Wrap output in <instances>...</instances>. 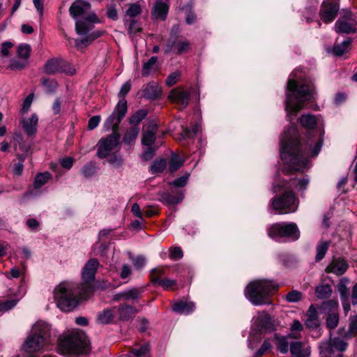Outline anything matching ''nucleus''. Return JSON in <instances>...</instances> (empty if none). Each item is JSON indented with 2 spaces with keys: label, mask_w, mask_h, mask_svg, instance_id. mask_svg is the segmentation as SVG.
<instances>
[{
  "label": "nucleus",
  "mask_w": 357,
  "mask_h": 357,
  "mask_svg": "<svg viewBox=\"0 0 357 357\" xmlns=\"http://www.w3.org/2000/svg\"><path fill=\"white\" fill-rule=\"evenodd\" d=\"M280 143V155L285 165L283 169L285 174L303 170L307 167L308 158L317 155L321 147L320 142H317L313 148L311 144H302L294 126L284 132Z\"/></svg>",
  "instance_id": "nucleus-1"
},
{
  "label": "nucleus",
  "mask_w": 357,
  "mask_h": 357,
  "mask_svg": "<svg viewBox=\"0 0 357 357\" xmlns=\"http://www.w3.org/2000/svg\"><path fill=\"white\" fill-rule=\"evenodd\" d=\"M315 86L310 81L304 80L301 82L289 79L287 83L286 93L285 109L289 121L291 116H296L299 111L303 108V104L314 98Z\"/></svg>",
  "instance_id": "nucleus-2"
},
{
  "label": "nucleus",
  "mask_w": 357,
  "mask_h": 357,
  "mask_svg": "<svg viewBox=\"0 0 357 357\" xmlns=\"http://www.w3.org/2000/svg\"><path fill=\"white\" fill-rule=\"evenodd\" d=\"M89 340L86 334L80 331H73L71 333L61 337L59 341V350L65 355H78L89 351Z\"/></svg>",
  "instance_id": "nucleus-3"
},
{
  "label": "nucleus",
  "mask_w": 357,
  "mask_h": 357,
  "mask_svg": "<svg viewBox=\"0 0 357 357\" xmlns=\"http://www.w3.org/2000/svg\"><path fill=\"white\" fill-rule=\"evenodd\" d=\"M275 289L276 287L269 280H256L248 284L245 295L254 305H271L270 293Z\"/></svg>",
  "instance_id": "nucleus-4"
},
{
  "label": "nucleus",
  "mask_w": 357,
  "mask_h": 357,
  "mask_svg": "<svg viewBox=\"0 0 357 357\" xmlns=\"http://www.w3.org/2000/svg\"><path fill=\"white\" fill-rule=\"evenodd\" d=\"M50 326L43 321H37L32 327L30 335L22 345V349L27 353L40 351L49 344Z\"/></svg>",
  "instance_id": "nucleus-5"
},
{
  "label": "nucleus",
  "mask_w": 357,
  "mask_h": 357,
  "mask_svg": "<svg viewBox=\"0 0 357 357\" xmlns=\"http://www.w3.org/2000/svg\"><path fill=\"white\" fill-rule=\"evenodd\" d=\"M100 20L94 13H91L87 16L77 20L75 23V30L79 35H86V36L80 40H75V45L78 48L86 47L95 39L100 37L103 33L102 31H96L91 33L89 31L93 28L95 23H99Z\"/></svg>",
  "instance_id": "nucleus-6"
},
{
  "label": "nucleus",
  "mask_w": 357,
  "mask_h": 357,
  "mask_svg": "<svg viewBox=\"0 0 357 357\" xmlns=\"http://www.w3.org/2000/svg\"><path fill=\"white\" fill-rule=\"evenodd\" d=\"M54 300L57 307L63 312L73 310L78 304L73 284L61 282L54 289Z\"/></svg>",
  "instance_id": "nucleus-7"
},
{
  "label": "nucleus",
  "mask_w": 357,
  "mask_h": 357,
  "mask_svg": "<svg viewBox=\"0 0 357 357\" xmlns=\"http://www.w3.org/2000/svg\"><path fill=\"white\" fill-rule=\"evenodd\" d=\"M299 201L294 192L287 191L282 195L276 196L271 200V206L278 214H287L295 212Z\"/></svg>",
  "instance_id": "nucleus-8"
},
{
  "label": "nucleus",
  "mask_w": 357,
  "mask_h": 357,
  "mask_svg": "<svg viewBox=\"0 0 357 357\" xmlns=\"http://www.w3.org/2000/svg\"><path fill=\"white\" fill-rule=\"evenodd\" d=\"M268 235L273 239L286 238L295 241L300 237V231L294 222H278L270 226Z\"/></svg>",
  "instance_id": "nucleus-9"
},
{
  "label": "nucleus",
  "mask_w": 357,
  "mask_h": 357,
  "mask_svg": "<svg viewBox=\"0 0 357 357\" xmlns=\"http://www.w3.org/2000/svg\"><path fill=\"white\" fill-rule=\"evenodd\" d=\"M98 266L99 262L96 259L89 260L84 265L82 270L83 282L81 284V290L79 291L81 294L87 295L92 291V282L95 279V275Z\"/></svg>",
  "instance_id": "nucleus-10"
},
{
  "label": "nucleus",
  "mask_w": 357,
  "mask_h": 357,
  "mask_svg": "<svg viewBox=\"0 0 357 357\" xmlns=\"http://www.w3.org/2000/svg\"><path fill=\"white\" fill-rule=\"evenodd\" d=\"M43 70L47 75L60 73L73 75L75 73V70L61 58H52L47 60L44 64Z\"/></svg>",
  "instance_id": "nucleus-11"
},
{
  "label": "nucleus",
  "mask_w": 357,
  "mask_h": 357,
  "mask_svg": "<svg viewBox=\"0 0 357 357\" xmlns=\"http://www.w3.org/2000/svg\"><path fill=\"white\" fill-rule=\"evenodd\" d=\"M120 135L112 133L105 138H102L98 143L97 156L100 158L107 157L111 151L119 145Z\"/></svg>",
  "instance_id": "nucleus-12"
},
{
  "label": "nucleus",
  "mask_w": 357,
  "mask_h": 357,
  "mask_svg": "<svg viewBox=\"0 0 357 357\" xmlns=\"http://www.w3.org/2000/svg\"><path fill=\"white\" fill-rule=\"evenodd\" d=\"M339 9L340 5L336 1H323L319 12L321 20L325 23L333 22L336 17Z\"/></svg>",
  "instance_id": "nucleus-13"
},
{
  "label": "nucleus",
  "mask_w": 357,
  "mask_h": 357,
  "mask_svg": "<svg viewBox=\"0 0 357 357\" xmlns=\"http://www.w3.org/2000/svg\"><path fill=\"white\" fill-rule=\"evenodd\" d=\"M190 96L189 92L181 88L173 89L169 94V98L177 105L179 109H185L188 106Z\"/></svg>",
  "instance_id": "nucleus-14"
},
{
  "label": "nucleus",
  "mask_w": 357,
  "mask_h": 357,
  "mask_svg": "<svg viewBox=\"0 0 357 357\" xmlns=\"http://www.w3.org/2000/svg\"><path fill=\"white\" fill-rule=\"evenodd\" d=\"M163 275V270L160 268H154L151 273V282L157 283L165 290H171L176 285L177 282L175 280L169 278L162 279L160 277Z\"/></svg>",
  "instance_id": "nucleus-15"
},
{
  "label": "nucleus",
  "mask_w": 357,
  "mask_h": 357,
  "mask_svg": "<svg viewBox=\"0 0 357 357\" xmlns=\"http://www.w3.org/2000/svg\"><path fill=\"white\" fill-rule=\"evenodd\" d=\"M183 199V192L177 189H174L172 190L170 192H160L159 200L166 204H177L180 203Z\"/></svg>",
  "instance_id": "nucleus-16"
},
{
  "label": "nucleus",
  "mask_w": 357,
  "mask_h": 357,
  "mask_svg": "<svg viewBox=\"0 0 357 357\" xmlns=\"http://www.w3.org/2000/svg\"><path fill=\"white\" fill-rule=\"evenodd\" d=\"M90 8L91 5L89 3L82 0H77L70 6L69 12L70 15L75 19L77 17H85L84 14Z\"/></svg>",
  "instance_id": "nucleus-17"
},
{
  "label": "nucleus",
  "mask_w": 357,
  "mask_h": 357,
  "mask_svg": "<svg viewBox=\"0 0 357 357\" xmlns=\"http://www.w3.org/2000/svg\"><path fill=\"white\" fill-rule=\"evenodd\" d=\"M305 326L311 330H315L320 326V320L318 316V312L313 305H311L307 312L305 321Z\"/></svg>",
  "instance_id": "nucleus-18"
},
{
  "label": "nucleus",
  "mask_w": 357,
  "mask_h": 357,
  "mask_svg": "<svg viewBox=\"0 0 357 357\" xmlns=\"http://www.w3.org/2000/svg\"><path fill=\"white\" fill-rule=\"evenodd\" d=\"M290 352L291 357H310V347L301 342L290 343Z\"/></svg>",
  "instance_id": "nucleus-19"
},
{
  "label": "nucleus",
  "mask_w": 357,
  "mask_h": 357,
  "mask_svg": "<svg viewBox=\"0 0 357 357\" xmlns=\"http://www.w3.org/2000/svg\"><path fill=\"white\" fill-rule=\"evenodd\" d=\"M116 311V317L119 320L126 321L132 319L137 313L136 309L128 305H121L118 307H114Z\"/></svg>",
  "instance_id": "nucleus-20"
},
{
  "label": "nucleus",
  "mask_w": 357,
  "mask_h": 357,
  "mask_svg": "<svg viewBox=\"0 0 357 357\" xmlns=\"http://www.w3.org/2000/svg\"><path fill=\"white\" fill-rule=\"evenodd\" d=\"M356 26V21H347V19H338L335 24V30L339 33H351L355 32Z\"/></svg>",
  "instance_id": "nucleus-21"
},
{
  "label": "nucleus",
  "mask_w": 357,
  "mask_h": 357,
  "mask_svg": "<svg viewBox=\"0 0 357 357\" xmlns=\"http://www.w3.org/2000/svg\"><path fill=\"white\" fill-rule=\"evenodd\" d=\"M161 91L155 82H149L138 93L141 97L146 99H155L160 96Z\"/></svg>",
  "instance_id": "nucleus-22"
},
{
  "label": "nucleus",
  "mask_w": 357,
  "mask_h": 357,
  "mask_svg": "<svg viewBox=\"0 0 357 357\" xmlns=\"http://www.w3.org/2000/svg\"><path fill=\"white\" fill-rule=\"evenodd\" d=\"M157 129L158 126L154 122H151L146 126V129L143 132L142 139L144 145L150 146L154 143Z\"/></svg>",
  "instance_id": "nucleus-23"
},
{
  "label": "nucleus",
  "mask_w": 357,
  "mask_h": 357,
  "mask_svg": "<svg viewBox=\"0 0 357 357\" xmlns=\"http://www.w3.org/2000/svg\"><path fill=\"white\" fill-rule=\"evenodd\" d=\"M38 121V119L36 114H33L29 119H24L21 121V124L28 135L31 136L36 134Z\"/></svg>",
  "instance_id": "nucleus-24"
},
{
  "label": "nucleus",
  "mask_w": 357,
  "mask_h": 357,
  "mask_svg": "<svg viewBox=\"0 0 357 357\" xmlns=\"http://www.w3.org/2000/svg\"><path fill=\"white\" fill-rule=\"evenodd\" d=\"M257 322L261 329L273 331L274 330L273 319L266 312L262 311L258 313Z\"/></svg>",
  "instance_id": "nucleus-25"
},
{
  "label": "nucleus",
  "mask_w": 357,
  "mask_h": 357,
  "mask_svg": "<svg viewBox=\"0 0 357 357\" xmlns=\"http://www.w3.org/2000/svg\"><path fill=\"white\" fill-rule=\"evenodd\" d=\"M348 268L347 261L343 259H336L333 261L331 265L327 268V271L333 273L337 275H341L345 273Z\"/></svg>",
  "instance_id": "nucleus-26"
},
{
  "label": "nucleus",
  "mask_w": 357,
  "mask_h": 357,
  "mask_svg": "<svg viewBox=\"0 0 357 357\" xmlns=\"http://www.w3.org/2000/svg\"><path fill=\"white\" fill-rule=\"evenodd\" d=\"M298 337V335L293 333H290L287 336L278 337L277 349L282 354H287L289 351V347H290V343L292 342H289V340L290 338L296 339Z\"/></svg>",
  "instance_id": "nucleus-27"
},
{
  "label": "nucleus",
  "mask_w": 357,
  "mask_h": 357,
  "mask_svg": "<svg viewBox=\"0 0 357 357\" xmlns=\"http://www.w3.org/2000/svg\"><path fill=\"white\" fill-rule=\"evenodd\" d=\"M195 310V305L192 302L179 301L172 306V310L178 314H188Z\"/></svg>",
  "instance_id": "nucleus-28"
},
{
  "label": "nucleus",
  "mask_w": 357,
  "mask_h": 357,
  "mask_svg": "<svg viewBox=\"0 0 357 357\" xmlns=\"http://www.w3.org/2000/svg\"><path fill=\"white\" fill-rule=\"evenodd\" d=\"M168 12V6L161 0H155L153 7V15L157 18L164 20Z\"/></svg>",
  "instance_id": "nucleus-29"
},
{
  "label": "nucleus",
  "mask_w": 357,
  "mask_h": 357,
  "mask_svg": "<svg viewBox=\"0 0 357 357\" xmlns=\"http://www.w3.org/2000/svg\"><path fill=\"white\" fill-rule=\"evenodd\" d=\"M116 317V311L112 308H107L99 313L98 320L100 323L107 324L111 323Z\"/></svg>",
  "instance_id": "nucleus-30"
},
{
  "label": "nucleus",
  "mask_w": 357,
  "mask_h": 357,
  "mask_svg": "<svg viewBox=\"0 0 357 357\" xmlns=\"http://www.w3.org/2000/svg\"><path fill=\"white\" fill-rule=\"evenodd\" d=\"M142 291L139 289L133 288L127 291H124L116 295V300H136L139 298Z\"/></svg>",
  "instance_id": "nucleus-31"
},
{
  "label": "nucleus",
  "mask_w": 357,
  "mask_h": 357,
  "mask_svg": "<svg viewBox=\"0 0 357 357\" xmlns=\"http://www.w3.org/2000/svg\"><path fill=\"white\" fill-rule=\"evenodd\" d=\"M128 111L127 101L125 98H121L115 107L114 113L117 115L119 120L117 122H121L124 118Z\"/></svg>",
  "instance_id": "nucleus-32"
},
{
  "label": "nucleus",
  "mask_w": 357,
  "mask_h": 357,
  "mask_svg": "<svg viewBox=\"0 0 357 357\" xmlns=\"http://www.w3.org/2000/svg\"><path fill=\"white\" fill-rule=\"evenodd\" d=\"M139 132L138 126H132L128 128L123 138V142L127 144H132L135 142Z\"/></svg>",
  "instance_id": "nucleus-33"
},
{
  "label": "nucleus",
  "mask_w": 357,
  "mask_h": 357,
  "mask_svg": "<svg viewBox=\"0 0 357 357\" xmlns=\"http://www.w3.org/2000/svg\"><path fill=\"white\" fill-rule=\"evenodd\" d=\"M351 43V40L348 38L340 44L335 45L333 50L334 54L336 56H342L344 53L349 52Z\"/></svg>",
  "instance_id": "nucleus-34"
},
{
  "label": "nucleus",
  "mask_w": 357,
  "mask_h": 357,
  "mask_svg": "<svg viewBox=\"0 0 357 357\" xmlns=\"http://www.w3.org/2000/svg\"><path fill=\"white\" fill-rule=\"evenodd\" d=\"M332 294V289L328 284L319 285L316 287L315 294L319 299L328 298Z\"/></svg>",
  "instance_id": "nucleus-35"
},
{
  "label": "nucleus",
  "mask_w": 357,
  "mask_h": 357,
  "mask_svg": "<svg viewBox=\"0 0 357 357\" xmlns=\"http://www.w3.org/2000/svg\"><path fill=\"white\" fill-rule=\"evenodd\" d=\"M41 85L45 87V91L47 93H53L56 91L58 83L54 79L43 77L40 80Z\"/></svg>",
  "instance_id": "nucleus-36"
},
{
  "label": "nucleus",
  "mask_w": 357,
  "mask_h": 357,
  "mask_svg": "<svg viewBox=\"0 0 357 357\" xmlns=\"http://www.w3.org/2000/svg\"><path fill=\"white\" fill-rule=\"evenodd\" d=\"M119 117L115 113H112L105 121V126L107 129H112L113 133H117L119 126L121 122H117Z\"/></svg>",
  "instance_id": "nucleus-37"
},
{
  "label": "nucleus",
  "mask_w": 357,
  "mask_h": 357,
  "mask_svg": "<svg viewBox=\"0 0 357 357\" xmlns=\"http://www.w3.org/2000/svg\"><path fill=\"white\" fill-rule=\"evenodd\" d=\"M96 172V163L90 161L86 163L80 169V173L85 178H89L93 176Z\"/></svg>",
  "instance_id": "nucleus-38"
},
{
  "label": "nucleus",
  "mask_w": 357,
  "mask_h": 357,
  "mask_svg": "<svg viewBox=\"0 0 357 357\" xmlns=\"http://www.w3.org/2000/svg\"><path fill=\"white\" fill-rule=\"evenodd\" d=\"M300 122L304 128L312 129L315 127L317 119L316 117L312 114H305L301 116Z\"/></svg>",
  "instance_id": "nucleus-39"
},
{
  "label": "nucleus",
  "mask_w": 357,
  "mask_h": 357,
  "mask_svg": "<svg viewBox=\"0 0 357 357\" xmlns=\"http://www.w3.org/2000/svg\"><path fill=\"white\" fill-rule=\"evenodd\" d=\"M329 245V241L319 242L317 246V255L315 257L317 261L321 260L324 257L327 250H328Z\"/></svg>",
  "instance_id": "nucleus-40"
},
{
  "label": "nucleus",
  "mask_w": 357,
  "mask_h": 357,
  "mask_svg": "<svg viewBox=\"0 0 357 357\" xmlns=\"http://www.w3.org/2000/svg\"><path fill=\"white\" fill-rule=\"evenodd\" d=\"M147 112L144 109H140L133 114L129 119V123L132 126H138L140 122L146 118Z\"/></svg>",
  "instance_id": "nucleus-41"
},
{
  "label": "nucleus",
  "mask_w": 357,
  "mask_h": 357,
  "mask_svg": "<svg viewBox=\"0 0 357 357\" xmlns=\"http://www.w3.org/2000/svg\"><path fill=\"white\" fill-rule=\"evenodd\" d=\"M31 53V47L28 44H21L17 47V55L18 59L28 61Z\"/></svg>",
  "instance_id": "nucleus-42"
},
{
  "label": "nucleus",
  "mask_w": 357,
  "mask_h": 357,
  "mask_svg": "<svg viewBox=\"0 0 357 357\" xmlns=\"http://www.w3.org/2000/svg\"><path fill=\"white\" fill-rule=\"evenodd\" d=\"M158 61V58L156 56H152L149 59V60L145 62L143 65L142 70V75L144 77L148 76L151 72L153 70L156 63Z\"/></svg>",
  "instance_id": "nucleus-43"
},
{
  "label": "nucleus",
  "mask_w": 357,
  "mask_h": 357,
  "mask_svg": "<svg viewBox=\"0 0 357 357\" xmlns=\"http://www.w3.org/2000/svg\"><path fill=\"white\" fill-rule=\"evenodd\" d=\"M326 342H327V341ZM328 343L330 344L331 347V354H332L333 349L340 351H344L347 349L348 346L347 342L339 337H335L331 340V342H328Z\"/></svg>",
  "instance_id": "nucleus-44"
},
{
  "label": "nucleus",
  "mask_w": 357,
  "mask_h": 357,
  "mask_svg": "<svg viewBox=\"0 0 357 357\" xmlns=\"http://www.w3.org/2000/svg\"><path fill=\"white\" fill-rule=\"evenodd\" d=\"M199 130L200 126L199 124L195 125L191 130L187 128H183V131L181 133V139H192L199 132Z\"/></svg>",
  "instance_id": "nucleus-45"
},
{
  "label": "nucleus",
  "mask_w": 357,
  "mask_h": 357,
  "mask_svg": "<svg viewBox=\"0 0 357 357\" xmlns=\"http://www.w3.org/2000/svg\"><path fill=\"white\" fill-rule=\"evenodd\" d=\"M51 178L50 173L44 172L38 174L34 181L33 186L35 188H40L45 185Z\"/></svg>",
  "instance_id": "nucleus-46"
},
{
  "label": "nucleus",
  "mask_w": 357,
  "mask_h": 357,
  "mask_svg": "<svg viewBox=\"0 0 357 357\" xmlns=\"http://www.w3.org/2000/svg\"><path fill=\"white\" fill-rule=\"evenodd\" d=\"M355 334H357V315L349 317V330L345 334V337L351 338Z\"/></svg>",
  "instance_id": "nucleus-47"
},
{
  "label": "nucleus",
  "mask_w": 357,
  "mask_h": 357,
  "mask_svg": "<svg viewBox=\"0 0 357 357\" xmlns=\"http://www.w3.org/2000/svg\"><path fill=\"white\" fill-rule=\"evenodd\" d=\"M167 163L164 159L154 161L150 167V170L153 174L162 172L166 167Z\"/></svg>",
  "instance_id": "nucleus-48"
},
{
  "label": "nucleus",
  "mask_w": 357,
  "mask_h": 357,
  "mask_svg": "<svg viewBox=\"0 0 357 357\" xmlns=\"http://www.w3.org/2000/svg\"><path fill=\"white\" fill-rule=\"evenodd\" d=\"M28 65V61L22 59H11L9 63V68L13 70L24 69Z\"/></svg>",
  "instance_id": "nucleus-49"
},
{
  "label": "nucleus",
  "mask_w": 357,
  "mask_h": 357,
  "mask_svg": "<svg viewBox=\"0 0 357 357\" xmlns=\"http://www.w3.org/2000/svg\"><path fill=\"white\" fill-rule=\"evenodd\" d=\"M183 163V160L179 157L178 155H174L171 158L170 162H169V171L171 172L176 171L178 169H179Z\"/></svg>",
  "instance_id": "nucleus-50"
},
{
  "label": "nucleus",
  "mask_w": 357,
  "mask_h": 357,
  "mask_svg": "<svg viewBox=\"0 0 357 357\" xmlns=\"http://www.w3.org/2000/svg\"><path fill=\"white\" fill-rule=\"evenodd\" d=\"M309 181V178L307 177L299 180L292 179L291 185H294L298 191H303L307 188Z\"/></svg>",
  "instance_id": "nucleus-51"
},
{
  "label": "nucleus",
  "mask_w": 357,
  "mask_h": 357,
  "mask_svg": "<svg viewBox=\"0 0 357 357\" xmlns=\"http://www.w3.org/2000/svg\"><path fill=\"white\" fill-rule=\"evenodd\" d=\"M321 357H331V347L326 342H321L319 345Z\"/></svg>",
  "instance_id": "nucleus-52"
},
{
  "label": "nucleus",
  "mask_w": 357,
  "mask_h": 357,
  "mask_svg": "<svg viewBox=\"0 0 357 357\" xmlns=\"http://www.w3.org/2000/svg\"><path fill=\"white\" fill-rule=\"evenodd\" d=\"M176 53L181 54L187 52L190 48V43L186 40H178L176 43Z\"/></svg>",
  "instance_id": "nucleus-53"
},
{
  "label": "nucleus",
  "mask_w": 357,
  "mask_h": 357,
  "mask_svg": "<svg viewBox=\"0 0 357 357\" xmlns=\"http://www.w3.org/2000/svg\"><path fill=\"white\" fill-rule=\"evenodd\" d=\"M271 344L268 340L264 341L261 347L255 353V357H260L266 354L271 348Z\"/></svg>",
  "instance_id": "nucleus-54"
},
{
  "label": "nucleus",
  "mask_w": 357,
  "mask_h": 357,
  "mask_svg": "<svg viewBox=\"0 0 357 357\" xmlns=\"http://www.w3.org/2000/svg\"><path fill=\"white\" fill-rule=\"evenodd\" d=\"M339 321L338 314L336 313H332L328 314L326 319V325L329 328L333 329L335 328Z\"/></svg>",
  "instance_id": "nucleus-55"
},
{
  "label": "nucleus",
  "mask_w": 357,
  "mask_h": 357,
  "mask_svg": "<svg viewBox=\"0 0 357 357\" xmlns=\"http://www.w3.org/2000/svg\"><path fill=\"white\" fill-rule=\"evenodd\" d=\"M337 289L340 294L342 301H347L349 297V289L347 287L346 284L343 281H341L337 284Z\"/></svg>",
  "instance_id": "nucleus-56"
},
{
  "label": "nucleus",
  "mask_w": 357,
  "mask_h": 357,
  "mask_svg": "<svg viewBox=\"0 0 357 357\" xmlns=\"http://www.w3.org/2000/svg\"><path fill=\"white\" fill-rule=\"evenodd\" d=\"M302 298V293L297 291L293 290L288 293L286 296V299L288 302L295 303L299 301Z\"/></svg>",
  "instance_id": "nucleus-57"
},
{
  "label": "nucleus",
  "mask_w": 357,
  "mask_h": 357,
  "mask_svg": "<svg viewBox=\"0 0 357 357\" xmlns=\"http://www.w3.org/2000/svg\"><path fill=\"white\" fill-rule=\"evenodd\" d=\"M141 12L142 9L140 6L136 3L130 6L129 8L126 11V14L130 17H134L139 15Z\"/></svg>",
  "instance_id": "nucleus-58"
},
{
  "label": "nucleus",
  "mask_w": 357,
  "mask_h": 357,
  "mask_svg": "<svg viewBox=\"0 0 357 357\" xmlns=\"http://www.w3.org/2000/svg\"><path fill=\"white\" fill-rule=\"evenodd\" d=\"M17 300L11 299L0 303V311L6 312L10 310L17 304Z\"/></svg>",
  "instance_id": "nucleus-59"
},
{
  "label": "nucleus",
  "mask_w": 357,
  "mask_h": 357,
  "mask_svg": "<svg viewBox=\"0 0 357 357\" xmlns=\"http://www.w3.org/2000/svg\"><path fill=\"white\" fill-rule=\"evenodd\" d=\"M188 177L189 174H185V175L176 178V180L170 183V185H172L176 187H183L187 184Z\"/></svg>",
  "instance_id": "nucleus-60"
},
{
  "label": "nucleus",
  "mask_w": 357,
  "mask_h": 357,
  "mask_svg": "<svg viewBox=\"0 0 357 357\" xmlns=\"http://www.w3.org/2000/svg\"><path fill=\"white\" fill-rule=\"evenodd\" d=\"M149 351V346L145 344L141 347L139 349H135L132 350V353L138 357H146V354Z\"/></svg>",
  "instance_id": "nucleus-61"
},
{
  "label": "nucleus",
  "mask_w": 357,
  "mask_h": 357,
  "mask_svg": "<svg viewBox=\"0 0 357 357\" xmlns=\"http://www.w3.org/2000/svg\"><path fill=\"white\" fill-rule=\"evenodd\" d=\"M108 162L113 165L114 167H120L123 165V160L120 155H113L108 160Z\"/></svg>",
  "instance_id": "nucleus-62"
},
{
  "label": "nucleus",
  "mask_w": 357,
  "mask_h": 357,
  "mask_svg": "<svg viewBox=\"0 0 357 357\" xmlns=\"http://www.w3.org/2000/svg\"><path fill=\"white\" fill-rule=\"evenodd\" d=\"M24 160V157L21 156L20 161L15 165L14 168H13V174L15 176H19L22 175V174L23 172V169H24V165H23Z\"/></svg>",
  "instance_id": "nucleus-63"
},
{
  "label": "nucleus",
  "mask_w": 357,
  "mask_h": 357,
  "mask_svg": "<svg viewBox=\"0 0 357 357\" xmlns=\"http://www.w3.org/2000/svg\"><path fill=\"white\" fill-rule=\"evenodd\" d=\"M169 257L172 259H179L183 257V251L179 247H174L170 251Z\"/></svg>",
  "instance_id": "nucleus-64"
}]
</instances>
